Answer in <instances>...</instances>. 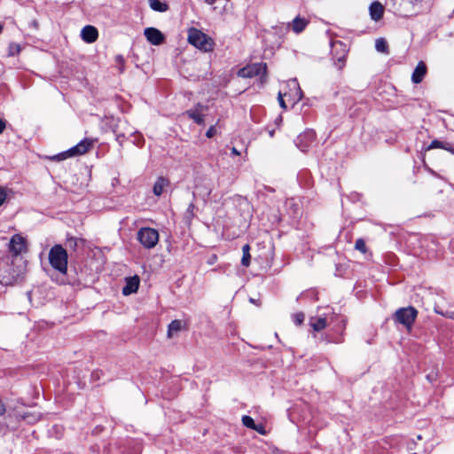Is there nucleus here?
I'll return each instance as SVG.
<instances>
[{"mask_svg":"<svg viewBox=\"0 0 454 454\" xmlns=\"http://www.w3.org/2000/svg\"><path fill=\"white\" fill-rule=\"evenodd\" d=\"M238 75L242 78L260 76L262 82H263L267 75V65L263 62L247 65L239 70Z\"/></svg>","mask_w":454,"mask_h":454,"instance_id":"nucleus-7","label":"nucleus"},{"mask_svg":"<svg viewBox=\"0 0 454 454\" xmlns=\"http://www.w3.org/2000/svg\"><path fill=\"white\" fill-rule=\"evenodd\" d=\"M278 102L282 108H284V109L286 108V103H285V100L283 98V95L281 94V92L278 93Z\"/></svg>","mask_w":454,"mask_h":454,"instance_id":"nucleus-37","label":"nucleus"},{"mask_svg":"<svg viewBox=\"0 0 454 454\" xmlns=\"http://www.w3.org/2000/svg\"><path fill=\"white\" fill-rule=\"evenodd\" d=\"M82 239H78L76 238H74V237H71L69 239H67V246L73 249V250H75L76 247H78V243L79 242H82Z\"/></svg>","mask_w":454,"mask_h":454,"instance_id":"nucleus-30","label":"nucleus"},{"mask_svg":"<svg viewBox=\"0 0 454 454\" xmlns=\"http://www.w3.org/2000/svg\"><path fill=\"white\" fill-rule=\"evenodd\" d=\"M253 430L256 431L257 433H259L262 435L266 434V430L262 424H256L255 428H253Z\"/></svg>","mask_w":454,"mask_h":454,"instance_id":"nucleus-34","label":"nucleus"},{"mask_svg":"<svg viewBox=\"0 0 454 454\" xmlns=\"http://www.w3.org/2000/svg\"><path fill=\"white\" fill-rule=\"evenodd\" d=\"M242 420V424L247 427V428H250V429H253V428H255V423H254V420L253 419V418H251L250 416H247V415H244L241 419Z\"/></svg>","mask_w":454,"mask_h":454,"instance_id":"nucleus-28","label":"nucleus"},{"mask_svg":"<svg viewBox=\"0 0 454 454\" xmlns=\"http://www.w3.org/2000/svg\"><path fill=\"white\" fill-rule=\"evenodd\" d=\"M315 140V131L313 129H307L297 137L295 143L301 152H307L314 145Z\"/></svg>","mask_w":454,"mask_h":454,"instance_id":"nucleus-11","label":"nucleus"},{"mask_svg":"<svg viewBox=\"0 0 454 454\" xmlns=\"http://www.w3.org/2000/svg\"><path fill=\"white\" fill-rule=\"evenodd\" d=\"M210 193H211V189H206V191L203 194V199L207 200L209 197Z\"/></svg>","mask_w":454,"mask_h":454,"instance_id":"nucleus-40","label":"nucleus"},{"mask_svg":"<svg viewBox=\"0 0 454 454\" xmlns=\"http://www.w3.org/2000/svg\"><path fill=\"white\" fill-rule=\"evenodd\" d=\"M250 247L248 244H246L243 246L242 247V259H241V264L245 267H248L249 264H250V259H251V255H250Z\"/></svg>","mask_w":454,"mask_h":454,"instance_id":"nucleus-26","label":"nucleus"},{"mask_svg":"<svg viewBox=\"0 0 454 454\" xmlns=\"http://www.w3.org/2000/svg\"><path fill=\"white\" fill-rule=\"evenodd\" d=\"M417 317L418 310L412 306H408L398 309L395 312L393 319L395 323L403 325L408 331H411Z\"/></svg>","mask_w":454,"mask_h":454,"instance_id":"nucleus-3","label":"nucleus"},{"mask_svg":"<svg viewBox=\"0 0 454 454\" xmlns=\"http://www.w3.org/2000/svg\"><path fill=\"white\" fill-rule=\"evenodd\" d=\"M3 30V27L0 25V33L2 32Z\"/></svg>","mask_w":454,"mask_h":454,"instance_id":"nucleus-46","label":"nucleus"},{"mask_svg":"<svg viewBox=\"0 0 454 454\" xmlns=\"http://www.w3.org/2000/svg\"><path fill=\"white\" fill-rule=\"evenodd\" d=\"M81 37L88 43H94L98 37V29L93 26L87 25L82 29Z\"/></svg>","mask_w":454,"mask_h":454,"instance_id":"nucleus-13","label":"nucleus"},{"mask_svg":"<svg viewBox=\"0 0 454 454\" xmlns=\"http://www.w3.org/2000/svg\"><path fill=\"white\" fill-rule=\"evenodd\" d=\"M159 232L157 230L150 227H142L138 230L137 239L143 247L152 249L159 242Z\"/></svg>","mask_w":454,"mask_h":454,"instance_id":"nucleus-6","label":"nucleus"},{"mask_svg":"<svg viewBox=\"0 0 454 454\" xmlns=\"http://www.w3.org/2000/svg\"><path fill=\"white\" fill-rule=\"evenodd\" d=\"M418 0H386V4L397 15L408 17L416 12Z\"/></svg>","mask_w":454,"mask_h":454,"instance_id":"nucleus-4","label":"nucleus"},{"mask_svg":"<svg viewBox=\"0 0 454 454\" xmlns=\"http://www.w3.org/2000/svg\"><path fill=\"white\" fill-rule=\"evenodd\" d=\"M250 301H251L252 303L256 304V301H255L254 299H252V298L250 299Z\"/></svg>","mask_w":454,"mask_h":454,"instance_id":"nucleus-45","label":"nucleus"},{"mask_svg":"<svg viewBox=\"0 0 454 454\" xmlns=\"http://www.w3.org/2000/svg\"><path fill=\"white\" fill-rule=\"evenodd\" d=\"M216 134V128L215 126H211L207 133H206V136L208 137V138H211L213 137Z\"/></svg>","mask_w":454,"mask_h":454,"instance_id":"nucleus-36","label":"nucleus"},{"mask_svg":"<svg viewBox=\"0 0 454 454\" xmlns=\"http://www.w3.org/2000/svg\"><path fill=\"white\" fill-rule=\"evenodd\" d=\"M21 51V47L20 44L16 43H11L8 47V55L9 56H16Z\"/></svg>","mask_w":454,"mask_h":454,"instance_id":"nucleus-27","label":"nucleus"},{"mask_svg":"<svg viewBox=\"0 0 454 454\" xmlns=\"http://www.w3.org/2000/svg\"><path fill=\"white\" fill-rule=\"evenodd\" d=\"M116 60H117V62H119V63H123V61H124L123 57H122V56H121V55H119V56H117V57H116Z\"/></svg>","mask_w":454,"mask_h":454,"instance_id":"nucleus-41","label":"nucleus"},{"mask_svg":"<svg viewBox=\"0 0 454 454\" xmlns=\"http://www.w3.org/2000/svg\"><path fill=\"white\" fill-rule=\"evenodd\" d=\"M27 250V239L20 234L13 235L9 242V251L12 254L11 258L20 257Z\"/></svg>","mask_w":454,"mask_h":454,"instance_id":"nucleus-10","label":"nucleus"},{"mask_svg":"<svg viewBox=\"0 0 454 454\" xmlns=\"http://www.w3.org/2000/svg\"><path fill=\"white\" fill-rule=\"evenodd\" d=\"M426 74H427V66L423 61H420L418 63L417 67H415V69L412 73L411 81L414 83H419L422 82Z\"/></svg>","mask_w":454,"mask_h":454,"instance_id":"nucleus-15","label":"nucleus"},{"mask_svg":"<svg viewBox=\"0 0 454 454\" xmlns=\"http://www.w3.org/2000/svg\"><path fill=\"white\" fill-rule=\"evenodd\" d=\"M206 2L209 4H212L215 1L214 0H206Z\"/></svg>","mask_w":454,"mask_h":454,"instance_id":"nucleus-44","label":"nucleus"},{"mask_svg":"<svg viewBox=\"0 0 454 454\" xmlns=\"http://www.w3.org/2000/svg\"><path fill=\"white\" fill-rule=\"evenodd\" d=\"M139 286V278L138 277L135 276L132 278H129L127 279L126 286L122 289V294L124 295H129L133 293H136Z\"/></svg>","mask_w":454,"mask_h":454,"instance_id":"nucleus-16","label":"nucleus"},{"mask_svg":"<svg viewBox=\"0 0 454 454\" xmlns=\"http://www.w3.org/2000/svg\"><path fill=\"white\" fill-rule=\"evenodd\" d=\"M184 324L181 320H173L168 327V336L171 338L174 333H176L182 330Z\"/></svg>","mask_w":454,"mask_h":454,"instance_id":"nucleus-22","label":"nucleus"},{"mask_svg":"<svg viewBox=\"0 0 454 454\" xmlns=\"http://www.w3.org/2000/svg\"><path fill=\"white\" fill-rule=\"evenodd\" d=\"M94 144V140L85 138L82 141H80L76 145L73 146L69 150L61 153L58 155H55L53 159H57L58 160H62L67 159V157H72L74 155H82L86 153Z\"/></svg>","mask_w":454,"mask_h":454,"instance_id":"nucleus-8","label":"nucleus"},{"mask_svg":"<svg viewBox=\"0 0 454 454\" xmlns=\"http://www.w3.org/2000/svg\"><path fill=\"white\" fill-rule=\"evenodd\" d=\"M9 190L6 187L0 186V207L5 201L8 196Z\"/></svg>","mask_w":454,"mask_h":454,"instance_id":"nucleus-32","label":"nucleus"},{"mask_svg":"<svg viewBox=\"0 0 454 454\" xmlns=\"http://www.w3.org/2000/svg\"><path fill=\"white\" fill-rule=\"evenodd\" d=\"M67 252L61 245H55L50 249L49 262L61 274H66L67 271Z\"/></svg>","mask_w":454,"mask_h":454,"instance_id":"nucleus-2","label":"nucleus"},{"mask_svg":"<svg viewBox=\"0 0 454 454\" xmlns=\"http://www.w3.org/2000/svg\"><path fill=\"white\" fill-rule=\"evenodd\" d=\"M144 35L147 41L153 45H160L164 41L163 34L159 29L154 27L145 28Z\"/></svg>","mask_w":454,"mask_h":454,"instance_id":"nucleus-12","label":"nucleus"},{"mask_svg":"<svg viewBox=\"0 0 454 454\" xmlns=\"http://www.w3.org/2000/svg\"><path fill=\"white\" fill-rule=\"evenodd\" d=\"M231 153L234 155H239V152L235 147L231 149Z\"/></svg>","mask_w":454,"mask_h":454,"instance_id":"nucleus-42","label":"nucleus"},{"mask_svg":"<svg viewBox=\"0 0 454 454\" xmlns=\"http://www.w3.org/2000/svg\"><path fill=\"white\" fill-rule=\"evenodd\" d=\"M25 271V261L22 257L11 258L6 255L0 260V283L12 286L19 282Z\"/></svg>","mask_w":454,"mask_h":454,"instance_id":"nucleus-1","label":"nucleus"},{"mask_svg":"<svg viewBox=\"0 0 454 454\" xmlns=\"http://www.w3.org/2000/svg\"><path fill=\"white\" fill-rule=\"evenodd\" d=\"M5 129V122L0 119V134H2L4 132Z\"/></svg>","mask_w":454,"mask_h":454,"instance_id":"nucleus-39","label":"nucleus"},{"mask_svg":"<svg viewBox=\"0 0 454 454\" xmlns=\"http://www.w3.org/2000/svg\"><path fill=\"white\" fill-rule=\"evenodd\" d=\"M6 409L4 404L3 403L2 400L0 399V416L4 415Z\"/></svg>","mask_w":454,"mask_h":454,"instance_id":"nucleus-38","label":"nucleus"},{"mask_svg":"<svg viewBox=\"0 0 454 454\" xmlns=\"http://www.w3.org/2000/svg\"><path fill=\"white\" fill-rule=\"evenodd\" d=\"M188 116L192 119L196 123L198 124H203L204 123V116L201 114L197 109H191L186 112Z\"/></svg>","mask_w":454,"mask_h":454,"instance_id":"nucleus-25","label":"nucleus"},{"mask_svg":"<svg viewBox=\"0 0 454 454\" xmlns=\"http://www.w3.org/2000/svg\"><path fill=\"white\" fill-rule=\"evenodd\" d=\"M308 24H309L308 20H306L305 18H301L300 16H297L289 24V27H291L292 30L295 34H300L306 28Z\"/></svg>","mask_w":454,"mask_h":454,"instance_id":"nucleus-17","label":"nucleus"},{"mask_svg":"<svg viewBox=\"0 0 454 454\" xmlns=\"http://www.w3.org/2000/svg\"><path fill=\"white\" fill-rule=\"evenodd\" d=\"M332 46V56L334 60V65L338 69H342L345 66L348 49L347 45L340 42L336 41L331 43Z\"/></svg>","mask_w":454,"mask_h":454,"instance_id":"nucleus-9","label":"nucleus"},{"mask_svg":"<svg viewBox=\"0 0 454 454\" xmlns=\"http://www.w3.org/2000/svg\"><path fill=\"white\" fill-rule=\"evenodd\" d=\"M384 6L378 1H374L370 4L369 12L370 17L374 21H379L383 18Z\"/></svg>","mask_w":454,"mask_h":454,"instance_id":"nucleus-14","label":"nucleus"},{"mask_svg":"<svg viewBox=\"0 0 454 454\" xmlns=\"http://www.w3.org/2000/svg\"><path fill=\"white\" fill-rule=\"evenodd\" d=\"M150 7L156 12H164L168 11V5L160 0H149Z\"/></svg>","mask_w":454,"mask_h":454,"instance_id":"nucleus-23","label":"nucleus"},{"mask_svg":"<svg viewBox=\"0 0 454 454\" xmlns=\"http://www.w3.org/2000/svg\"><path fill=\"white\" fill-rule=\"evenodd\" d=\"M375 48L377 51L388 54L389 53V48L387 41L384 38H379L375 42Z\"/></svg>","mask_w":454,"mask_h":454,"instance_id":"nucleus-24","label":"nucleus"},{"mask_svg":"<svg viewBox=\"0 0 454 454\" xmlns=\"http://www.w3.org/2000/svg\"><path fill=\"white\" fill-rule=\"evenodd\" d=\"M309 325L316 332H320L326 327L325 317H310Z\"/></svg>","mask_w":454,"mask_h":454,"instance_id":"nucleus-20","label":"nucleus"},{"mask_svg":"<svg viewBox=\"0 0 454 454\" xmlns=\"http://www.w3.org/2000/svg\"><path fill=\"white\" fill-rule=\"evenodd\" d=\"M188 42L196 48L204 51L213 49V41L206 34L197 28H190L188 31Z\"/></svg>","mask_w":454,"mask_h":454,"instance_id":"nucleus-5","label":"nucleus"},{"mask_svg":"<svg viewBox=\"0 0 454 454\" xmlns=\"http://www.w3.org/2000/svg\"><path fill=\"white\" fill-rule=\"evenodd\" d=\"M305 316L302 312H298L294 314L293 320L294 323L297 325H301L304 321Z\"/></svg>","mask_w":454,"mask_h":454,"instance_id":"nucleus-31","label":"nucleus"},{"mask_svg":"<svg viewBox=\"0 0 454 454\" xmlns=\"http://www.w3.org/2000/svg\"><path fill=\"white\" fill-rule=\"evenodd\" d=\"M298 93H299L298 100H300L301 98V91L300 88H298Z\"/></svg>","mask_w":454,"mask_h":454,"instance_id":"nucleus-43","label":"nucleus"},{"mask_svg":"<svg viewBox=\"0 0 454 454\" xmlns=\"http://www.w3.org/2000/svg\"><path fill=\"white\" fill-rule=\"evenodd\" d=\"M355 248L363 254H365L367 252L365 241L363 239H356L355 243Z\"/></svg>","mask_w":454,"mask_h":454,"instance_id":"nucleus-29","label":"nucleus"},{"mask_svg":"<svg viewBox=\"0 0 454 454\" xmlns=\"http://www.w3.org/2000/svg\"><path fill=\"white\" fill-rule=\"evenodd\" d=\"M194 209H195V205L192 202L188 206V208H187V211H186L187 216H189L191 218L193 217L194 216Z\"/></svg>","mask_w":454,"mask_h":454,"instance_id":"nucleus-35","label":"nucleus"},{"mask_svg":"<svg viewBox=\"0 0 454 454\" xmlns=\"http://www.w3.org/2000/svg\"><path fill=\"white\" fill-rule=\"evenodd\" d=\"M124 124H126V121H122L121 120H118V123L116 125V128L114 129V132L116 135V140L118 141V143L120 145H121L123 143V141H124V139L126 138L127 136H130V135L133 134V131L131 129H129L126 132L119 130V128L121 126L124 125Z\"/></svg>","mask_w":454,"mask_h":454,"instance_id":"nucleus-19","label":"nucleus"},{"mask_svg":"<svg viewBox=\"0 0 454 454\" xmlns=\"http://www.w3.org/2000/svg\"><path fill=\"white\" fill-rule=\"evenodd\" d=\"M435 148H441L445 151L450 152V153L454 154V147L453 145L449 142H443L439 140H433L431 144L427 146V150H432Z\"/></svg>","mask_w":454,"mask_h":454,"instance_id":"nucleus-18","label":"nucleus"},{"mask_svg":"<svg viewBox=\"0 0 454 454\" xmlns=\"http://www.w3.org/2000/svg\"><path fill=\"white\" fill-rule=\"evenodd\" d=\"M168 184V181L166 178L162 176L158 177L153 185V193L156 196H160L164 191L165 186H167Z\"/></svg>","mask_w":454,"mask_h":454,"instance_id":"nucleus-21","label":"nucleus"},{"mask_svg":"<svg viewBox=\"0 0 454 454\" xmlns=\"http://www.w3.org/2000/svg\"><path fill=\"white\" fill-rule=\"evenodd\" d=\"M16 417L18 419L27 420L29 423H33L34 421L36 420L35 416L29 414L17 415Z\"/></svg>","mask_w":454,"mask_h":454,"instance_id":"nucleus-33","label":"nucleus"}]
</instances>
